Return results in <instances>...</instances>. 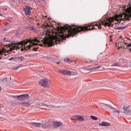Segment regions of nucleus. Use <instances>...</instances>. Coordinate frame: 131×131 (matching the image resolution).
<instances>
[{"label": "nucleus", "instance_id": "obj_10", "mask_svg": "<svg viewBox=\"0 0 131 131\" xmlns=\"http://www.w3.org/2000/svg\"><path fill=\"white\" fill-rule=\"evenodd\" d=\"M24 10L26 15H30L31 14V7L26 6Z\"/></svg>", "mask_w": 131, "mask_h": 131}, {"label": "nucleus", "instance_id": "obj_38", "mask_svg": "<svg viewBox=\"0 0 131 131\" xmlns=\"http://www.w3.org/2000/svg\"><path fill=\"white\" fill-rule=\"evenodd\" d=\"M118 29H122V27H119L118 28Z\"/></svg>", "mask_w": 131, "mask_h": 131}, {"label": "nucleus", "instance_id": "obj_8", "mask_svg": "<svg viewBox=\"0 0 131 131\" xmlns=\"http://www.w3.org/2000/svg\"><path fill=\"white\" fill-rule=\"evenodd\" d=\"M124 10L125 12H126V14L125 15V18H126L127 16H130L131 17V7H124Z\"/></svg>", "mask_w": 131, "mask_h": 131}, {"label": "nucleus", "instance_id": "obj_6", "mask_svg": "<svg viewBox=\"0 0 131 131\" xmlns=\"http://www.w3.org/2000/svg\"><path fill=\"white\" fill-rule=\"evenodd\" d=\"M17 99L19 101H24V100L29 99V95L28 94H23L21 95H18L17 97Z\"/></svg>", "mask_w": 131, "mask_h": 131}, {"label": "nucleus", "instance_id": "obj_47", "mask_svg": "<svg viewBox=\"0 0 131 131\" xmlns=\"http://www.w3.org/2000/svg\"><path fill=\"white\" fill-rule=\"evenodd\" d=\"M58 25H60V24H58Z\"/></svg>", "mask_w": 131, "mask_h": 131}, {"label": "nucleus", "instance_id": "obj_48", "mask_svg": "<svg viewBox=\"0 0 131 131\" xmlns=\"http://www.w3.org/2000/svg\"><path fill=\"white\" fill-rule=\"evenodd\" d=\"M127 39H129L127 38Z\"/></svg>", "mask_w": 131, "mask_h": 131}, {"label": "nucleus", "instance_id": "obj_26", "mask_svg": "<svg viewBox=\"0 0 131 131\" xmlns=\"http://www.w3.org/2000/svg\"><path fill=\"white\" fill-rule=\"evenodd\" d=\"M7 81H8V78H4L3 79V82H7Z\"/></svg>", "mask_w": 131, "mask_h": 131}, {"label": "nucleus", "instance_id": "obj_23", "mask_svg": "<svg viewBox=\"0 0 131 131\" xmlns=\"http://www.w3.org/2000/svg\"><path fill=\"white\" fill-rule=\"evenodd\" d=\"M91 119H93V120H98V118L97 117L94 116H91Z\"/></svg>", "mask_w": 131, "mask_h": 131}, {"label": "nucleus", "instance_id": "obj_19", "mask_svg": "<svg viewBox=\"0 0 131 131\" xmlns=\"http://www.w3.org/2000/svg\"><path fill=\"white\" fill-rule=\"evenodd\" d=\"M127 45V43H124V42H122V49H123V50H124V49H126V46Z\"/></svg>", "mask_w": 131, "mask_h": 131}, {"label": "nucleus", "instance_id": "obj_35", "mask_svg": "<svg viewBox=\"0 0 131 131\" xmlns=\"http://www.w3.org/2000/svg\"><path fill=\"white\" fill-rule=\"evenodd\" d=\"M4 25L7 26L8 25V23L5 22L4 23Z\"/></svg>", "mask_w": 131, "mask_h": 131}, {"label": "nucleus", "instance_id": "obj_3", "mask_svg": "<svg viewBox=\"0 0 131 131\" xmlns=\"http://www.w3.org/2000/svg\"><path fill=\"white\" fill-rule=\"evenodd\" d=\"M32 126H35L36 127H41V128H50L52 126L49 123L42 124L41 123L31 122Z\"/></svg>", "mask_w": 131, "mask_h": 131}, {"label": "nucleus", "instance_id": "obj_5", "mask_svg": "<svg viewBox=\"0 0 131 131\" xmlns=\"http://www.w3.org/2000/svg\"><path fill=\"white\" fill-rule=\"evenodd\" d=\"M59 73L63 74V75H73V72H70L68 70H63L59 71Z\"/></svg>", "mask_w": 131, "mask_h": 131}, {"label": "nucleus", "instance_id": "obj_11", "mask_svg": "<svg viewBox=\"0 0 131 131\" xmlns=\"http://www.w3.org/2000/svg\"><path fill=\"white\" fill-rule=\"evenodd\" d=\"M73 117V119L74 120H77V121H84V118H83V117H82L81 116L77 115L74 116Z\"/></svg>", "mask_w": 131, "mask_h": 131}, {"label": "nucleus", "instance_id": "obj_9", "mask_svg": "<svg viewBox=\"0 0 131 131\" xmlns=\"http://www.w3.org/2000/svg\"><path fill=\"white\" fill-rule=\"evenodd\" d=\"M9 53H10V50L3 49L2 51H0V59H2L3 55L7 56V54H9Z\"/></svg>", "mask_w": 131, "mask_h": 131}, {"label": "nucleus", "instance_id": "obj_33", "mask_svg": "<svg viewBox=\"0 0 131 131\" xmlns=\"http://www.w3.org/2000/svg\"><path fill=\"white\" fill-rule=\"evenodd\" d=\"M17 97H18V96H12L11 98H13V99H16V98H17Z\"/></svg>", "mask_w": 131, "mask_h": 131}, {"label": "nucleus", "instance_id": "obj_25", "mask_svg": "<svg viewBox=\"0 0 131 131\" xmlns=\"http://www.w3.org/2000/svg\"><path fill=\"white\" fill-rule=\"evenodd\" d=\"M20 67H22L21 64H20L19 66L16 67V68H14V70H17V69H19Z\"/></svg>", "mask_w": 131, "mask_h": 131}, {"label": "nucleus", "instance_id": "obj_32", "mask_svg": "<svg viewBox=\"0 0 131 131\" xmlns=\"http://www.w3.org/2000/svg\"><path fill=\"white\" fill-rule=\"evenodd\" d=\"M30 29L31 30H34V29H35V28H34V27H32L30 28Z\"/></svg>", "mask_w": 131, "mask_h": 131}, {"label": "nucleus", "instance_id": "obj_31", "mask_svg": "<svg viewBox=\"0 0 131 131\" xmlns=\"http://www.w3.org/2000/svg\"><path fill=\"white\" fill-rule=\"evenodd\" d=\"M130 47H131V43L126 45V48H130Z\"/></svg>", "mask_w": 131, "mask_h": 131}, {"label": "nucleus", "instance_id": "obj_29", "mask_svg": "<svg viewBox=\"0 0 131 131\" xmlns=\"http://www.w3.org/2000/svg\"><path fill=\"white\" fill-rule=\"evenodd\" d=\"M18 58L19 59L20 61H23V59H24V57H18Z\"/></svg>", "mask_w": 131, "mask_h": 131}, {"label": "nucleus", "instance_id": "obj_17", "mask_svg": "<svg viewBox=\"0 0 131 131\" xmlns=\"http://www.w3.org/2000/svg\"><path fill=\"white\" fill-rule=\"evenodd\" d=\"M116 47L118 48V50H119L120 49H122V42H119L116 43Z\"/></svg>", "mask_w": 131, "mask_h": 131}, {"label": "nucleus", "instance_id": "obj_42", "mask_svg": "<svg viewBox=\"0 0 131 131\" xmlns=\"http://www.w3.org/2000/svg\"><path fill=\"white\" fill-rule=\"evenodd\" d=\"M120 38H122V36H121L120 37Z\"/></svg>", "mask_w": 131, "mask_h": 131}, {"label": "nucleus", "instance_id": "obj_37", "mask_svg": "<svg viewBox=\"0 0 131 131\" xmlns=\"http://www.w3.org/2000/svg\"><path fill=\"white\" fill-rule=\"evenodd\" d=\"M48 20H52V18H51V17H48Z\"/></svg>", "mask_w": 131, "mask_h": 131}, {"label": "nucleus", "instance_id": "obj_22", "mask_svg": "<svg viewBox=\"0 0 131 131\" xmlns=\"http://www.w3.org/2000/svg\"><path fill=\"white\" fill-rule=\"evenodd\" d=\"M43 28H48V27H50V26H49V24L45 23H44V25H42Z\"/></svg>", "mask_w": 131, "mask_h": 131}, {"label": "nucleus", "instance_id": "obj_44", "mask_svg": "<svg viewBox=\"0 0 131 131\" xmlns=\"http://www.w3.org/2000/svg\"><path fill=\"white\" fill-rule=\"evenodd\" d=\"M0 16H3V15L0 14Z\"/></svg>", "mask_w": 131, "mask_h": 131}, {"label": "nucleus", "instance_id": "obj_13", "mask_svg": "<svg viewBox=\"0 0 131 131\" xmlns=\"http://www.w3.org/2000/svg\"><path fill=\"white\" fill-rule=\"evenodd\" d=\"M123 109L125 111V113H126L128 115L129 114V112H130L131 111V107L129 106H124Z\"/></svg>", "mask_w": 131, "mask_h": 131}, {"label": "nucleus", "instance_id": "obj_7", "mask_svg": "<svg viewBox=\"0 0 131 131\" xmlns=\"http://www.w3.org/2000/svg\"><path fill=\"white\" fill-rule=\"evenodd\" d=\"M53 127L54 128H57V127H60L63 126V123L58 121H53Z\"/></svg>", "mask_w": 131, "mask_h": 131}, {"label": "nucleus", "instance_id": "obj_21", "mask_svg": "<svg viewBox=\"0 0 131 131\" xmlns=\"http://www.w3.org/2000/svg\"><path fill=\"white\" fill-rule=\"evenodd\" d=\"M86 63L88 64H90V63H96V61L95 60H92V59H89V61H86Z\"/></svg>", "mask_w": 131, "mask_h": 131}, {"label": "nucleus", "instance_id": "obj_39", "mask_svg": "<svg viewBox=\"0 0 131 131\" xmlns=\"http://www.w3.org/2000/svg\"><path fill=\"white\" fill-rule=\"evenodd\" d=\"M39 46L40 47H42V44H39Z\"/></svg>", "mask_w": 131, "mask_h": 131}, {"label": "nucleus", "instance_id": "obj_28", "mask_svg": "<svg viewBox=\"0 0 131 131\" xmlns=\"http://www.w3.org/2000/svg\"><path fill=\"white\" fill-rule=\"evenodd\" d=\"M46 107L47 108H52V107H53V105H49L48 104H46Z\"/></svg>", "mask_w": 131, "mask_h": 131}, {"label": "nucleus", "instance_id": "obj_36", "mask_svg": "<svg viewBox=\"0 0 131 131\" xmlns=\"http://www.w3.org/2000/svg\"><path fill=\"white\" fill-rule=\"evenodd\" d=\"M4 41H8V40H7V38H4Z\"/></svg>", "mask_w": 131, "mask_h": 131}, {"label": "nucleus", "instance_id": "obj_16", "mask_svg": "<svg viewBox=\"0 0 131 131\" xmlns=\"http://www.w3.org/2000/svg\"><path fill=\"white\" fill-rule=\"evenodd\" d=\"M41 41L44 45H47V43H48L49 47H52V46H53V42H54V41L52 40L50 43H49L48 42V41L45 40V39L41 40Z\"/></svg>", "mask_w": 131, "mask_h": 131}, {"label": "nucleus", "instance_id": "obj_40", "mask_svg": "<svg viewBox=\"0 0 131 131\" xmlns=\"http://www.w3.org/2000/svg\"><path fill=\"white\" fill-rule=\"evenodd\" d=\"M34 51H36V48H34Z\"/></svg>", "mask_w": 131, "mask_h": 131}, {"label": "nucleus", "instance_id": "obj_4", "mask_svg": "<svg viewBox=\"0 0 131 131\" xmlns=\"http://www.w3.org/2000/svg\"><path fill=\"white\" fill-rule=\"evenodd\" d=\"M39 85L43 88H50L51 81L47 78L42 79L39 82Z\"/></svg>", "mask_w": 131, "mask_h": 131}, {"label": "nucleus", "instance_id": "obj_24", "mask_svg": "<svg viewBox=\"0 0 131 131\" xmlns=\"http://www.w3.org/2000/svg\"><path fill=\"white\" fill-rule=\"evenodd\" d=\"M112 66H116L117 67H119V66H120V64L116 62V63H115L114 64H112Z\"/></svg>", "mask_w": 131, "mask_h": 131}, {"label": "nucleus", "instance_id": "obj_27", "mask_svg": "<svg viewBox=\"0 0 131 131\" xmlns=\"http://www.w3.org/2000/svg\"><path fill=\"white\" fill-rule=\"evenodd\" d=\"M39 106H47V104L45 103H41L40 104H39Z\"/></svg>", "mask_w": 131, "mask_h": 131}, {"label": "nucleus", "instance_id": "obj_1", "mask_svg": "<svg viewBox=\"0 0 131 131\" xmlns=\"http://www.w3.org/2000/svg\"><path fill=\"white\" fill-rule=\"evenodd\" d=\"M121 15H117L114 18H110L104 17L102 18L100 23L94 22L90 24H88L84 27L75 26L72 25L71 26L66 25L64 27H60V31L58 33H56V36L54 37V42L57 43V41H61L62 39L64 40L65 38H68L70 36H74L75 34H77L78 32L81 31H85V30H94V29H101L102 27L101 25H104V26H111L112 23H115L116 24H118L122 21L121 19Z\"/></svg>", "mask_w": 131, "mask_h": 131}, {"label": "nucleus", "instance_id": "obj_34", "mask_svg": "<svg viewBox=\"0 0 131 131\" xmlns=\"http://www.w3.org/2000/svg\"><path fill=\"white\" fill-rule=\"evenodd\" d=\"M9 60H10V61H12V60H14V58L11 57V58H9Z\"/></svg>", "mask_w": 131, "mask_h": 131}, {"label": "nucleus", "instance_id": "obj_20", "mask_svg": "<svg viewBox=\"0 0 131 131\" xmlns=\"http://www.w3.org/2000/svg\"><path fill=\"white\" fill-rule=\"evenodd\" d=\"M64 62H68V63H72V62H73V61L70 60L69 58H64Z\"/></svg>", "mask_w": 131, "mask_h": 131}, {"label": "nucleus", "instance_id": "obj_2", "mask_svg": "<svg viewBox=\"0 0 131 131\" xmlns=\"http://www.w3.org/2000/svg\"><path fill=\"white\" fill-rule=\"evenodd\" d=\"M33 42H40V40L38 38H35L33 40L29 39L27 41H21L20 43H16L9 46L10 51H13V50H19L21 49L20 51H28L30 50V48L32 47V46H37L38 43Z\"/></svg>", "mask_w": 131, "mask_h": 131}, {"label": "nucleus", "instance_id": "obj_18", "mask_svg": "<svg viewBox=\"0 0 131 131\" xmlns=\"http://www.w3.org/2000/svg\"><path fill=\"white\" fill-rule=\"evenodd\" d=\"M100 68H101V66H99L98 67H95L89 69V70H96V69H100Z\"/></svg>", "mask_w": 131, "mask_h": 131}, {"label": "nucleus", "instance_id": "obj_43", "mask_svg": "<svg viewBox=\"0 0 131 131\" xmlns=\"http://www.w3.org/2000/svg\"><path fill=\"white\" fill-rule=\"evenodd\" d=\"M57 64H60V62H57Z\"/></svg>", "mask_w": 131, "mask_h": 131}, {"label": "nucleus", "instance_id": "obj_12", "mask_svg": "<svg viewBox=\"0 0 131 131\" xmlns=\"http://www.w3.org/2000/svg\"><path fill=\"white\" fill-rule=\"evenodd\" d=\"M18 104L23 107H29L30 106V103L28 102H19Z\"/></svg>", "mask_w": 131, "mask_h": 131}, {"label": "nucleus", "instance_id": "obj_30", "mask_svg": "<svg viewBox=\"0 0 131 131\" xmlns=\"http://www.w3.org/2000/svg\"><path fill=\"white\" fill-rule=\"evenodd\" d=\"M113 35H110V41H112V37H113Z\"/></svg>", "mask_w": 131, "mask_h": 131}, {"label": "nucleus", "instance_id": "obj_14", "mask_svg": "<svg viewBox=\"0 0 131 131\" xmlns=\"http://www.w3.org/2000/svg\"><path fill=\"white\" fill-rule=\"evenodd\" d=\"M105 106H106L107 107H108V108H110V109H111L113 112H117V113H120V112L118 110H116V108L111 106V105L105 104Z\"/></svg>", "mask_w": 131, "mask_h": 131}, {"label": "nucleus", "instance_id": "obj_45", "mask_svg": "<svg viewBox=\"0 0 131 131\" xmlns=\"http://www.w3.org/2000/svg\"><path fill=\"white\" fill-rule=\"evenodd\" d=\"M34 2H35V0H33Z\"/></svg>", "mask_w": 131, "mask_h": 131}, {"label": "nucleus", "instance_id": "obj_15", "mask_svg": "<svg viewBox=\"0 0 131 131\" xmlns=\"http://www.w3.org/2000/svg\"><path fill=\"white\" fill-rule=\"evenodd\" d=\"M99 126H110V123L107 122H102V123H99Z\"/></svg>", "mask_w": 131, "mask_h": 131}, {"label": "nucleus", "instance_id": "obj_46", "mask_svg": "<svg viewBox=\"0 0 131 131\" xmlns=\"http://www.w3.org/2000/svg\"><path fill=\"white\" fill-rule=\"evenodd\" d=\"M130 50V52H131V49H129Z\"/></svg>", "mask_w": 131, "mask_h": 131}, {"label": "nucleus", "instance_id": "obj_41", "mask_svg": "<svg viewBox=\"0 0 131 131\" xmlns=\"http://www.w3.org/2000/svg\"><path fill=\"white\" fill-rule=\"evenodd\" d=\"M2 91V87L0 86V92Z\"/></svg>", "mask_w": 131, "mask_h": 131}]
</instances>
